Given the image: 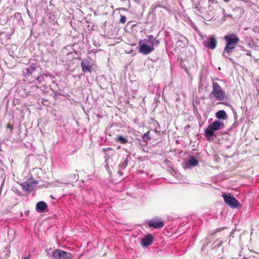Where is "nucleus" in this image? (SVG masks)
Masks as SVG:
<instances>
[{
  "label": "nucleus",
  "mask_w": 259,
  "mask_h": 259,
  "mask_svg": "<svg viewBox=\"0 0 259 259\" xmlns=\"http://www.w3.org/2000/svg\"><path fill=\"white\" fill-rule=\"evenodd\" d=\"M224 40L226 43L222 55L224 57L231 60L228 56L234 51L236 46L239 41V38L236 34L231 33L224 36Z\"/></svg>",
  "instance_id": "f257e3e1"
},
{
  "label": "nucleus",
  "mask_w": 259,
  "mask_h": 259,
  "mask_svg": "<svg viewBox=\"0 0 259 259\" xmlns=\"http://www.w3.org/2000/svg\"><path fill=\"white\" fill-rule=\"evenodd\" d=\"M211 95L218 101H223L228 100V95L218 83L212 81Z\"/></svg>",
  "instance_id": "f03ea898"
},
{
  "label": "nucleus",
  "mask_w": 259,
  "mask_h": 259,
  "mask_svg": "<svg viewBox=\"0 0 259 259\" xmlns=\"http://www.w3.org/2000/svg\"><path fill=\"white\" fill-rule=\"evenodd\" d=\"M225 127L223 122L220 120H215L213 123L209 124L204 131V135L208 141L211 140V138L213 136L214 132Z\"/></svg>",
  "instance_id": "7ed1b4c3"
},
{
  "label": "nucleus",
  "mask_w": 259,
  "mask_h": 259,
  "mask_svg": "<svg viewBox=\"0 0 259 259\" xmlns=\"http://www.w3.org/2000/svg\"><path fill=\"white\" fill-rule=\"evenodd\" d=\"M52 256L54 259H72L73 255L69 252L56 249L53 250Z\"/></svg>",
  "instance_id": "20e7f679"
},
{
  "label": "nucleus",
  "mask_w": 259,
  "mask_h": 259,
  "mask_svg": "<svg viewBox=\"0 0 259 259\" xmlns=\"http://www.w3.org/2000/svg\"><path fill=\"white\" fill-rule=\"evenodd\" d=\"M155 47L151 45H148L143 40H140L139 42V52L143 55H148L152 53Z\"/></svg>",
  "instance_id": "39448f33"
},
{
  "label": "nucleus",
  "mask_w": 259,
  "mask_h": 259,
  "mask_svg": "<svg viewBox=\"0 0 259 259\" xmlns=\"http://www.w3.org/2000/svg\"><path fill=\"white\" fill-rule=\"evenodd\" d=\"M222 196L224 198L225 202L232 208H237L240 205L238 201L230 194L226 195L223 194Z\"/></svg>",
  "instance_id": "423d86ee"
},
{
  "label": "nucleus",
  "mask_w": 259,
  "mask_h": 259,
  "mask_svg": "<svg viewBox=\"0 0 259 259\" xmlns=\"http://www.w3.org/2000/svg\"><path fill=\"white\" fill-rule=\"evenodd\" d=\"M217 44V41L214 36H211L203 41V45L205 47L212 50L215 48Z\"/></svg>",
  "instance_id": "0eeeda50"
},
{
  "label": "nucleus",
  "mask_w": 259,
  "mask_h": 259,
  "mask_svg": "<svg viewBox=\"0 0 259 259\" xmlns=\"http://www.w3.org/2000/svg\"><path fill=\"white\" fill-rule=\"evenodd\" d=\"M36 65L34 63H31L28 66L23 68V74L25 77L30 76L36 70Z\"/></svg>",
  "instance_id": "6e6552de"
},
{
  "label": "nucleus",
  "mask_w": 259,
  "mask_h": 259,
  "mask_svg": "<svg viewBox=\"0 0 259 259\" xmlns=\"http://www.w3.org/2000/svg\"><path fill=\"white\" fill-rule=\"evenodd\" d=\"M164 225V223L159 219L151 220L148 223L149 227H153L155 229L162 228Z\"/></svg>",
  "instance_id": "1a4fd4ad"
},
{
  "label": "nucleus",
  "mask_w": 259,
  "mask_h": 259,
  "mask_svg": "<svg viewBox=\"0 0 259 259\" xmlns=\"http://www.w3.org/2000/svg\"><path fill=\"white\" fill-rule=\"evenodd\" d=\"M143 41L146 44H150V45L155 47H157L160 41L156 38H154L153 35H149L147 36V38L143 40Z\"/></svg>",
  "instance_id": "9d476101"
},
{
  "label": "nucleus",
  "mask_w": 259,
  "mask_h": 259,
  "mask_svg": "<svg viewBox=\"0 0 259 259\" xmlns=\"http://www.w3.org/2000/svg\"><path fill=\"white\" fill-rule=\"evenodd\" d=\"M153 237L151 235H147L141 241V244L144 247H147L152 244Z\"/></svg>",
  "instance_id": "9b49d317"
},
{
  "label": "nucleus",
  "mask_w": 259,
  "mask_h": 259,
  "mask_svg": "<svg viewBox=\"0 0 259 259\" xmlns=\"http://www.w3.org/2000/svg\"><path fill=\"white\" fill-rule=\"evenodd\" d=\"M198 164V161L193 156H191L188 161L185 163L184 168L195 166Z\"/></svg>",
  "instance_id": "f8f14e48"
},
{
  "label": "nucleus",
  "mask_w": 259,
  "mask_h": 259,
  "mask_svg": "<svg viewBox=\"0 0 259 259\" xmlns=\"http://www.w3.org/2000/svg\"><path fill=\"white\" fill-rule=\"evenodd\" d=\"M81 66L83 72L91 71V65L88 60H83L81 63Z\"/></svg>",
  "instance_id": "ddd939ff"
},
{
  "label": "nucleus",
  "mask_w": 259,
  "mask_h": 259,
  "mask_svg": "<svg viewBox=\"0 0 259 259\" xmlns=\"http://www.w3.org/2000/svg\"><path fill=\"white\" fill-rule=\"evenodd\" d=\"M47 207V204L44 201L38 202L36 205V210L37 212H43Z\"/></svg>",
  "instance_id": "4468645a"
},
{
  "label": "nucleus",
  "mask_w": 259,
  "mask_h": 259,
  "mask_svg": "<svg viewBox=\"0 0 259 259\" xmlns=\"http://www.w3.org/2000/svg\"><path fill=\"white\" fill-rule=\"evenodd\" d=\"M34 183L36 184L35 181L33 182H25L21 184V185L24 190L29 191L33 187Z\"/></svg>",
  "instance_id": "2eb2a0df"
},
{
  "label": "nucleus",
  "mask_w": 259,
  "mask_h": 259,
  "mask_svg": "<svg viewBox=\"0 0 259 259\" xmlns=\"http://www.w3.org/2000/svg\"><path fill=\"white\" fill-rule=\"evenodd\" d=\"M215 116L219 119H226L227 118V115L224 110H220L215 113Z\"/></svg>",
  "instance_id": "dca6fc26"
},
{
  "label": "nucleus",
  "mask_w": 259,
  "mask_h": 259,
  "mask_svg": "<svg viewBox=\"0 0 259 259\" xmlns=\"http://www.w3.org/2000/svg\"><path fill=\"white\" fill-rule=\"evenodd\" d=\"M50 75L48 73L40 74L36 78V80L38 81V83H40L45 81V78L50 76Z\"/></svg>",
  "instance_id": "f3484780"
},
{
  "label": "nucleus",
  "mask_w": 259,
  "mask_h": 259,
  "mask_svg": "<svg viewBox=\"0 0 259 259\" xmlns=\"http://www.w3.org/2000/svg\"><path fill=\"white\" fill-rule=\"evenodd\" d=\"M115 141L119 142L121 144H126L127 143V139L122 136H117L115 137Z\"/></svg>",
  "instance_id": "a211bd4d"
},
{
  "label": "nucleus",
  "mask_w": 259,
  "mask_h": 259,
  "mask_svg": "<svg viewBox=\"0 0 259 259\" xmlns=\"http://www.w3.org/2000/svg\"><path fill=\"white\" fill-rule=\"evenodd\" d=\"M104 150L106 151V156H105L106 158V159H107V158H108H108L110 157V155H113L114 154V153H115V151L113 149H111V148H108L107 149H104Z\"/></svg>",
  "instance_id": "6ab92c4d"
},
{
  "label": "nucleus",
  "mask_w": 259,
  "mask_h": 259,
  "mask_svg": "<svg viewBox=\"0 0 259 259\" xmlns=\"http://www.w3.org/2000/svg\"><path fill=\"white\" fill-rule=\"evenodd\" d=\"M127 165V160H125L122 163H120L119 166L120 168L124 169Z\"/></svg>",
  "instance_id": "aec40b11"
},
{
  "label": "nucleus",
  "mask_w": 259,
  "mask_h": 259,
  "mask_svg": "<svg viewBox=\"0 0 259 259\" xmlns=\"http://www.w3.org/2000/svg\"><path fill=\"white\" fill-rule=\"evenodd\" d=\"M143 138L144 140H147L148 139H150L149 132H148L146 133L145 134H144Z\"/></svg>",
  "instance_id": "412c9836"
},
{
  "label": "nucleus",
  "mask_w": 259,
  "mask_h": 259,
  "mask_svg": "<svg viewBox=\"0 0 259 259\" xmlns=\"http://www.w3.org/2000/svg\"><path fill=\"white\" fill-rule=\"evenodd\" d=\"M119 21L122 24L125 23L126 22V17L123 15L121 16Z\"/></svg>",
  "instance_id": "4be33fe9"
},
{
  "label": "nucleus",
  "mask_w": 259,
  "mask_h": 259,
  "mask_svg": "<svg viewBox=\"0 0 259 259\" xmlns=\"http://www.w3.org/2000/svg\"><path fill=\"white\" fill-rule=\"evenodd\" d=\"M194 12L196 13H200V9L198 6H196L194 8Z\"/></svg>",
  "instance_id": "5701e85b"
},
{
  "label": "nucleus",
  "mask_w": 259,
  "mask_h": 259,
  "mask_svg": "<svg viewBox=\"0 0 259 259\" xmlns=\"http://www.w3.org/2000/svg\"><path fill=\"white\" fill-rule=\"evenodd\" d=\"M24 259H29V258L27 257H25Z\"/></svg>",
  "instance_id": "b1692460"
},
{
  "label": "nucleus",
  "mask_w": 259,
  "mask_h": 259,
  "mask_svg": "<svg viewBox=\"0 0 259 259\" xmlns=\"http://www.w3.org/2000/svg\"><path fill=\"white\" fill-rule=\"evenodd\" d=\"M122 2H125L126 0H121Z\"/></svg>",
  "instance_id": "393cba45"
},
{
  "label": "nucleus",
  "mask_w": 259,
  "mask_h": 259,
  "mask_svg": "<svg viewBox=\"0 0 259 259\" xmlns=\"http://www.w3.org/2000/svg\"><path fill=\"white\" fill-rule=\"evenodd\" d=\"M220 259H223V257H221V258H220Z\"/></svg>",
  "instance_id": "a878e982"
}]
</instances>
